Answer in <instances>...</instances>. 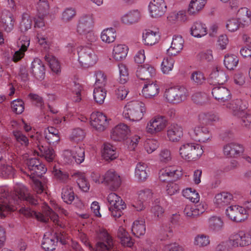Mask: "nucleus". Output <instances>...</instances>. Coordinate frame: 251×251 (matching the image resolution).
Here are the masks:
<instances>
[{"instance_id":"53","label":"nucleus","mask_w":251,"mask_h":251,"mask_svg":"<svg viewBox=\"0 0 251 251\" xmlns=\"http://www.w3.org/2000/svg\"><path fill=\"white\" fill-rule=\"evenodd\" d=\"M74 176L77 178L76 182L79 188L84 192L88 191L90 185L84 174L81 173H76L74 174Z\"/></svg>"},{"instance_id":"32","label":"nucleus","mask_w":251,"mask_h":251,"mask_svg":"<svg viewBox=\"0 0 251 251\" xmlns=\"http://www.w3.org/2000/svg\"><path fill=\"white\" fill-rule=\"evenodd\" d=\"M184 41L180 36H175L173 37L171 46L167 50V53L169 55H176L179 53L183 49Z\"/></svg>"},{"instance_id":"5","label":"nucleus","mask_w":251,"mask_h":251,"mask_svg":"<svg viewBox=\"0 0 251 251\" xmlns=\"http://www.w3.org/2000/svg\"><path fill=\"white\" fill-rule=\"evenodd\" d=\"M179 151L181 157L189 161L196 160L203 152L201 146L194 143H187L182 145Z\"/></svg>"},{"instance_id":"20","label":"nucleus","mask_w":251,"mask_h":251,"mask_svg":"<svg viewBox=\"0 0 251 251\" xmlns=\"http://www.w3.org/2000/svg\"><path fill=\"white\" fill-rule=\"evenodd\" d=\"M248 103L246 101H243L241 99H235L231 100L226 104H223L226 108L229 109L232 114L237 117L244 110L247 108Z\"/></svg>"},{"instance_id":"48","label":"nucleus","mask_w":251,"mask_h":251,"mask_svg":"<svg viewBox=\"0 0 251 251\" xmlns=\"http://www.w3.org/2000/svg\"><path fill=\"white\" fill-rule=\"evenodd\" d=\"M76 15V11L75 8L69 7L65 8L62 11L61 20L64 23H68L72 21Z\"/></svg>"},{"instance_id":"33","label":"nucleus","mask_w":251,"mask_h":251,"mask_svg":"<svg viewBox=\"0 0 251 251\" xmlns=\"http://www.w3.org/2000/svg\"><path fill=\"white\" fill-rule=\"evenodd\" d=\"M143 96L147 99H151L159 93V86L155 82L145 84L142 91Z\"/></svg>"},{"instance_id":"56","label":"nucleus","mask_w":251,"mask_h":251,"mask_svg":"<svg viewBox=\"0 0 251 251\" xmlns=\"http://www.w3.org/2000/svg\"><path fill=\"white\" fill-rule=\"evenodd\" d=\"M32 19L29 15L27 13H23L20 25L21 31L25 32L30 29L32 25Z\"/></svg>"},{"instance_id":"25","label":"nucleus","mask_w":251,"mask_h":251,"mask_svg":"<svg viewBox=\"0 0 251 251\" xmlns=\"http://www.w3.org/2000/svg\"><path fill=\"white\" fill-rule=\"evenodd\" d=\"M167 134L170 141L178 142L183 136V128L178 124H172L168 126Z\"/></svg>"},{"instance_id":"17","label":"nucleus","mask_w":251,"mask_h":251,"mask_svg":"<svg viewBox=\"0 0 251 251\" xmlns=\"http://www.w3.org/2000/svg\"><path fill=\"white\" fill-rule=\"evenodd\" d=\"M189 133L192 139L199 142H206L212 137L209 129L205 126H195Z\"/></svg>"},{"instance_id":"45","label":"nucleus","mask_w":251,"mask_h":251,"mask_svg":"<svg viewBox=\"0 0 251 251\" xmlns=\"http://www.w3.org/2000/svg\"><path fill=\"white\" fill-rule=\"evenodd\" d=\"M17 144H19L24 148H27L29 144L28 138L19 130H14L12 132Z\"/></svg>"},{"instance_id":"18","label":"nucleus","mask_w":251,"mask_h":251,"mask_svg":"<svg viewBox=\"0 0 251 251\" xmlns=\"http://www.w3.org/2000/svg\"><path fill=\"white\" fill-rule=\"evenodd\" d=\"M150 15L152 18H159L163 16L167 10L164 0H152L149 5Z\"/></svg>"},{"instance_id":"26","label":"nucleus","mask_w":251,"mask_h":251,"mask_svg":"<svg viewBox=\"0 0 251 251\" xmlns=\"http://www.w3.org/2000/svg\"><path fill=\"white\" fill-rule=\"evenodd\" d=\"M205 209V206L201 203L197 205H187L183 212L186 217L193 219L202 214Z\"/></svg>"},{"instance_id":"28","label":"nucleus","mask_w":251,"mask_h":251,"mask_svg":"<svg viewBox=\"0 0 251 251\" xmlns=\"http://www.w3.org/2000/svg\"><path fill=\"white\" fill-rule=\"evenodd\" d=\"M56 245L55 235L50 232H46L41 243L42 249L45 251H53L55 249Z\"/></svg>"},{"instance_id":"4","label":"nucleus","mask_w":251,"mask_h":251,"mask_svg":"<svg viewBox=\"0 0 251 251\" xmlns=\"http://www.w3.org/2000/svg\"><path fill=\"white\" fill-rule=\"evenodd\" d=\"M146 112L145 104L141 101H133L128 102L124 107L123 116L132 121L141 120Z\"/></svg>"},{"instance_id":"35","label":"nucleus","mask_w":251,"mask_h":251,"mask_svg":"<svg viewBox=\"0 0 251 251\" xmlns=\"http://www.w3.org/2000/svg\"><path fill=\"white\" fill-rule=\"evenodd\" d=\"M128 50V48L125 45L119 44L115 46L113 49V57L116 61H122L126 58Z\"/></svg>"},{"instance_id":"62","label":"nucleus","mask_w":251,"mask_h":251,"mask_svg":"<svg viewBox=\"0 0 251 251\" xmlns=\"http://www.w3.org/2000/svg\"><path fill=\"white\" fill-rule=\"evenodd\" d=\"M160 234L161 240H167L173 236V230L170 226L168 225H163L160 228Z\"/></svg>"},{"instance_id":"31","label":"nucleus","mask_w":251,"mask_h":251,"mask_svg":"<svg viewBox=\"0 0 251 251\" xmlns=\"http://www.w3.org/2000/svg\"><path fill=\"white\" fill-rule=\"evenodd\" d=\"M141 18V13L138 10L128 11L121 17V21L126 25H132L137 23Z\"/></svg>"},{"instance_id":"27","label":"nucleus","mask_w":251,"mask_h":251,"mask_svg":"<svg viewBox=\"0 0 251 251\" xmlns=\"http://www.w3.org/2000/svg\"><path fill=\"white\" fill-rule=\"evenodd\" d=\"M155 74V69L149 64L138 66L136 71L137 76L141 80H147L152 77Z\"/></svg>"},{"instance_id":"55","label":"nucleus","mask_w":251,"mask_h":251,"mask_svg":"<svg viewBox=\"0 0 251 251\" xmlns=\"http://www.w3.org/2000/svg\"><path fill=\"white\" fill-rule=\"evenodd\" d=\"M85 137V133L80 128L74 129L72 131L69 138L71 141L78 143L83 140Z\"/></svg>"},{"instance_id":"29","label":"nucleus","mask_w":251,"mask_h":251,"mask_svg":"<svg viewBox=\"0 0 251 251\" xmlns=\"http://www.w3.org/2000/svg\"><path fill=\"white\" fill-rule=\"evenodd\" d=\"M0 22L5 31L10 32L14 27L15 20L13 14L8 11H3L2 13Z\"/></svg>"},{"instance_id":"24","label":"nucleus","mask_w":251,"mask_h":251,"mask_svg":"<svg viewBox=\"0 0 251 251\" xmlns=\"http://www.w3.org/2000/svg\"><path fill=\"white\" fill-rule=\"evenodd\" d=\"M29 71L37 79H42L44 77L45 69L42 61L38 58L34 59Z\"/></svg>"},{"instance_id":"2","label":"nucleus","mask_w":251,"mask_h":251,"mask_svg":"<svg viewBox=\"0 0 251 251\" xmlns=\"http://www.w3.org/2000/svg\"><path fill=\"white\" fill-rule=\"evenodd\" d=\"M79 238L91 251H115V243L112 237L104 229H100L98 233L99 241L96 244V249L94 248L88 240L87 236L83 233L79 235Z\"/></svg>"},{"instance_id":"7","label":"nucleus","mask_w":251,"mask_h":251,"mask_svg":"<svg viewBox=\"0 0 251 251\" xmlns=\"http://www.w3.org/2000/svg\"><path fill=\"white\" fill-rule=\"evenodd\" d=\"M109 203V210L111 216L115 219L119 218L123 214L122 210L126 207V205L120 197L114 193L109 194L107 197Z\"/></svg>"},{"instance_id":"36","label":"nucleus","mask_w":251,"mask_h":251,"mask_svg":"<svg viewBox=\"0 0 251 251\" xmlns=\"http://www.w3.org/2000/svg\"><path fill=\"white\" fill-rule=\"evenodd\" d=\"M233 199L232 195L228 192H222L217 194L214 198V203L219 207L229 204Z\"/></svg>"},{"instance_id":"46","label":"nucleus","mask_w":251,"mask_h":251,"mask_svg":"<svg viewBox=\"0 0 251 251\" xmlns=\"http://www.w3.org/2000/svg\"><path fill=\"white\" fill-rule=\"evenodd\" d=\"M199 120L203 124L211 125L219 121L218 116L212 113H202L199 115Z\"/></svg>"},{"instance_id":"43","label":"nucleus","mask_w":251,"mask_h":251,"mask_svg":"<svg viewBox=\"0 0 251 251\" xmlns=\"http://www.w3.org/2000/svg\"><path fill=\"white\" fill-rule=\"evenodd\" d=\"M44 59L52 72L56 74L60 72V64L54 56L50 54H47L45 56Z\"/></svg>"},{"instance_id":"47","label":"nucleus","mask_w":251,"mask_h":251,"mask_svg":"<svg viewBox=\"0 0 251 251\" xmlns=\"http://www.w3.org/2000/svg\"><path fill=\"white\" fill-rule=\"evenodd\" d=\"M61 197L65 202L71 204L75 199V195L72 187L64 186L62 190Z\"/></svg>"},{"instance_id":"42","label":"nucleus","mask_w":251,"mask_h":251,"mask_svg":"<svg viewBox=\"0 0 251 251\" xmlns=\"http://www.w3.org/2000/svg\"><path fill=\"white\" fill-rule=\"evenodd\" d=\"M116 37V30L114 28H107L102 30L100 35L101 40L106 43L113 42Z\"/></svg>"},{"instance_id":"37","label":"nucleus","mask_w":251,"mask_h":251,"mask_svg":"<svg viewBox=\"0 0 251 251\" xmlns=\"http://www.w3.org/2000/svg\"><path fill=\"white\" fill-rule=\"evenodd\" d=\"M238 20L243 25H248L251 22V14L250 10L246 7L240 8L237 13Z\"/></svg>"},{"instance_id":"40","label":"nucleus","mask_w":251,"mask_h":251,"mask_svg":"<svg viewBox=\"0 0 251 251\" xmlns=\"http://www.w3.org/2000/svg\"><path fill=\"white\" fill-rule=\"evenodd\" d=\"M148 166L144 163H138L135 169V176L140 181H145L148 177Z\"/></svg>"},{"instance_id":"1","label":"nucleus","mask_w":251,"mask_h":251,"mask_svg":"<svg viewBox=\"0 0 251 251\" xmlns=\"http://www.w3.org/2000/svg\"><path fill=\"white\" fill-rule=\"evenodd\" d=\"M21 200H25L34 205L38 204L39 201L36 197L31 195L23 184H16L12 194H10V190L7 187H0V218L5 217L7 212L14 211L16 209L15 205L19 204Z\"/></svg>"},{"instance_id":"38","label":"nucleus","mask_w":251,"mask_h":251,"mask_svg":"<svg viewBox=\"0 0 251 251\" xmlns=\"http://www.w3.org/2000/svg\"><path fill=\"white\" fill-rule=\"evenodd\" d=\"M158 32L151 30H147L143 34V40L144 44L147 45L152 46L158 42L159 39Z\"/></svg>"},{"instance_id":"59","label":"nucleus","mask_w":251,"mask_h":251,"mask_svg":"<svg viewBox=\"0 0 251 251\" xmlns=\"http://www.w3.org/2000/svg\"><path fill=\"white\" fill-rule=\"evenodd\" d=\"M15 170L12 166L8 165L0 166V175L5 178H11L14 176Z\"/></svg>"},{"instance_id":"10","label":"nucleus","mask_w":251,"mask_h":251,"mask_svg":"<svg viewBox=\"0 0 251 251\" xmlns=\"http://www.w3.org/2000/svg\"><path fill=\"white\" fill-rule=\"evenodd\" d=\"M26 164L27 172L25 173L30 178L40 177L47 171V168L45 165L37 158H31L28 159Z\"/></svg>"},{"instance_id":"12","label":"nucleus","mask_w":251,"mask_h":251,"mask_svg":"<svg viewBox=\"0 0 251 251\" xmlns=\"http://www.w3.org/2000/svg\"><path fill=\"white\" fill-rule=\"evenodd\" d=\"M228 243L233 248L248 246L251 244V235L244 231H239L230 236Z\"/></svg>"},{"instance_id":"54","label":"nucleus","mask_w":251,"mask_h":251,"mask_svg":"<svg viewBox=\"0 0 251 251\" xmlns=\"http://www.w3.org/2000/svg\"><path fill=\"white\" fill-rule=\"evenodd\" d=\"M210 243L209 236L204 234L197 235L194 240V245L200 248L206 247L209 245Z\"/></svg>"},{"instance_id":"9","label":"nucleus","mask_w":251,"mask_h":251,"mask_svg":"<svg viewBox=\"0 0 251 251\" xmlns=\"http://www.w3.org/2000/svg\"><path fill=\"white\" fill-rule=\"evenodd\" d=\"M78 61L84 68L93 66L97 61L98 58L94 51L90 48L85 47L78 50Z\"/></svg>"},{"instance_id":"41","label":"nucleus","mask_w":251,"mask_h":251,"mask_svg":"<svg viewBox=\"0 0 251 251\" xmlns=\"http://www.w3.org/2000/svg\"><path fill=\"white\" fill-rule=\"evenodd\" d=\"M132 232L136 237L143 235L146 232L145 222L144 220H135L132 225Z\"/></svg>"},{"instance_id":"50","label":"nucleus","mask_w":251,"mask_h":251,"mask_svg":"<svg viewBox=\"0 0 251 251\" xmlns=\"http://www.w3.org/2000/svg\"><path fill=\"white\" fill-rule=\"evenodd\" d=\"M239 59L234 54H226L224 60L226 67L228 70H233L238 65Z\"/></svg>"},{"instance_id":"14","label":"nucleus","mask_w":251,"mask_h":251,"mask_svg":"<svg viewBox=\"0 0 251 251\" xmlns=\"http://www.w3.org/2000/svg\"><path fill=\"white\" fill-rule=\"evenodd\" d=\"M226 214L231 220L241 222L247 219L249 213L245 208L239 205H231L226 209Z\"/></svg>"},{"instance_id":"21","label":"nucleus","mask_w":251,"mask_h":251,"mask_svg":"<svg viewBox=\"0 0 251 251\" xmlns=\"http://www.w3.org/2000/svg\"><path fill=\"white\" fill-rule=\"evenodd\" d=\"M130 132L128 126L124 124H120L114 127L111 134V138L115 141H121L126 140Z\"/></svg>"},{"instance_id":"52","label":"nucleus","mask_w":251,"mask_h":251,"mask_svg":"<svg viewBox=\"0 0 251 251\" xmlns=\"http://www.w3.org/2000/svg\"><path fill=\"white\" fill-rule=\"evenodd\" d=\"M241 119L240 123L242 126L250 128L251 126V111L244 110L237 117Z\"/></svg>"},{"instance_id":"34","label":"nucleus","mask_w":251,"mask_h":251,"mask_svg":"<svg viewBox=\"0 0 251 251\" xmlns=\"http://www.w3.org/2000/svg\"><path fill=\"white\" fill-rule=\"evenodd\" d=\"M207 226L211 231L217 232L223 229L224 222L220 216L213 215L208 219Z\"/></svg>"},{"instance_id":"6","label":"nucleus","mask_w":251,"mask_h":251,"mask_svg":"<svg viewBox=\"0 0 251 251\" xmlns=\"http://www.w3.org/2000/svg\"><path fill=\"white\" fill-rule=\"evenodd\" d=\"M164 96L169 102L179 103L186 99L188 91L185 87L177 85L166 89Z\"/></svg>"},{"instance_id":"8","label":"nucleus","mask_w":251,"mask_h":251,"mask_svg":"<svg viewBox=\"0 0 251 251\" xmlns=\"http://www.w3.org/2000/svg\"><path fill=\"white\" fill-rule=\"evenodd\" d=\"M31 138L35 141L38 149V155L44 157L47 161L52 162L55 156L54 151L52 149L44 145L43 136L37 133L36 135L31 136Z\"/></svg>"},{"instance_id":"49","label":"nucleus","mask_w":251,"mask_h":251,"mask_svg":"<svg viewBox=\"0 0 251 251\" xmlns=\"http://www.w3.org/2000/svg\"><path fill=\"white\" fill-rule=\"evenodd\" d=\"M72 151L74 158H75V162L76 164H80L84 161L85 150L83 147L79 146H75Z\"/></svg>"},{"instance_id":"30","label":"nucleus","mask_w":251,"mask_h":251,"mask_svg":"<svg viewBox=\"0 0 251 251\" xmlns=\"http://www.w3.org/2000/svg\"><path fill=\"white\" fill-rule=\"evenodd\" d=\"M207 33V29L205 24L199 21L193 23L190 28L192 36L196 38H201Z\"/></svg>"},{"instance_id":"16","label":"nucleus","mask_w":251,"mask_h":251,"mask_svg":"<svg viewBox=\"0 0 251 251\" xmlns=\"http://www.w3.org/2000/svg\"><path fill=\"white\" fill-rule=\"evenodd\" d=\"M90 124L96 130L102 131L108 126V119L102 113L94 112L91 114Z\"/></svg>"},{"instance_id":"39","label":"nucleus","mask_w":251,"mask_h":251,"mask_svg":"<svg viewBox=\"0 0 251 251\" xmlns=\"http://www.w3.org/2000/svg\"><path fill=\"white\" fill-rule=\"evenodd\" d=\"M102 155L103 158L107 161L115 159L118 156L116 148L109 143L104 144Z\"/></svg>"},{"instance_id":"44","label":"nucleus","mask_w":251,"mask_h":251,"mask_svg":"<svg viewBox=\"0 0 251 251\" xmlns=\"http://www.w3.org/2000/svg\"><path fill=\"white\" fill-rule=\"evenodd\" d=\"M206 0H191L188 11L190 14L194 15L198 13L204 6Z\"/></svg>"},{"instance_id":"22","label":"nucleus","mask_w":251,"mask_h":251,"mask_svg":"<svg viewBox=\"0 0 251 251\" xmlns=\"http://www.w3.org/2000/svg\"><path fill=\"white\" fill-rule=\"evenodd\" d=\"M182 176L180 171L175 170L171 167H166L161 169L159 172V178L162 181L169 180H177Z\"/></svg>"},{"instance_id":"3","label":"nucleus","mask_w":251,"mask_h":251,"mask_svg":"<svg viewBox=\"0 0 251 251\" xmlns=\"http://www.w3.org/2000/svg\"><path fill=\"white\" fill-rule=\"evenodd\" d=\"M20 212L28 217L34 216L38 220L44 223H48L50 218L57 226L61 228H64L66 227L65 224L58 220V215L48 206L45 207L44 212L46 216L40 213H37L34 210L25 207H22L20 209Z\"/></svg>"},{"instance_id":"60","label":"nucleus","mask_w":251,"mask_h":251,"mask_svg":"<svg viewBox=\"0 0 251 251\" xmlns=\"http://www.w3.org/2000/svg\"><path fill=\"white\" fill-rule=\"evenodd\" d=\"M81 35L83 39L89 43H94L98 39V36L93 30V28L85 31L83 33L78 34Z\"/></svg>"},{"instance_id":"61","label":"nucleus","mask_w":251,"mask_h":251,"mask_svg":"<svg viewBox=\"0 0 251 251\" xmlns=\"http://www.w3.org/2000/svg\"><path fill=\"white\" fill-rule=\"evenodd\" d=\"M191 80L197 84H201L205 80V77L203 73L199 71H194L190 76Z\"/></svg>"},{"instance_id":"19","label":"nucleus","mask_w":251,"mask_h":251,"mask_svg":"<svg viewBox=\"0 0 251 251\" xmlns=\"http://www.w3.org/2000/svg\"><path fill=\"white\" fill-rule=\"evenodd\" d=\"M213 97L220 103H225L231 98L230 91L222 85L214 87L212 90Z\"/></svg>"},{"instance_id":"64","label":"nucleus","mask_w":251,"mask_h":251,"mask_svg":"<svg viewBox=\"0 0 251 251\" xmlns=\"http://www.w3.org/2000/svg\"><path fill=\"white\" fill-rule=\"evenodd\" d=\"M158 146V142L154 139H147L145 144V149L148 153H152L157 149Z\"/></svg>"},{"instance_id":"15","label":"nucleus","mask_w":251,"mask_h":251,"mask_svg":"<svg viewBox=\"0 0 251 251\" xmlns=\"http://www.w3.org/2000/svg\"><path fill=\"white\" fill-rule=\"evenodd\" d=\"M101 182L106 184L111 189L116 190L120 186L122 180L119 174L114 170L110 169L102 176Z\"/></svg>"},{"instance_id":"51","label":"nucleus","mask_w":251,"mask_h":251,"mask_svg":"<svg viewBox=\"0 0 251 251\" xmlns=\"http://www.w3.org/2000/svg\"><path fill=\"white\" fill-rule=\"evenodd\" d=\"M106 95V91L103 87L95 86L93 92V97L96 102L100 104L104 102Z\"/></svg>"},{"instance_id":"11","label":"nucleus","mask_w":251,"mask_h":251,"mask_svg":"<svg viewBox=\"0 0 251 251\" xmlns=\"http://www.w3.org/2000/svg\"><path fill=\"white\" fill-rule=\"evenodd\" d=\"M167 125V121L165 117L161 115H157L152 118L148 122L146 130L148 133L155 134L164 130Z\"/></svg>"},{"instance_id":"23","label":"nucleus","mask_w":251,"mask_h":251,"mask_svg":"<svg viewBox=\"0 0 251 251\" xmlns=\"http://www.w3.org/2000/svg\"><path fill=\"white\" fill-rule=\"evenodd\" d=\"M243 146L238 143L231 142L227 143L223 147L224 155L228 157H235L243 151Z\"/></svg>"},{"instance_id":"57","label":"nucleus","mask_w":251,"mask_h":251,"mask_svg":"<svg viewBox=\"0 0 251 251\" xmlns=\"http://www.w3.org/2000/svg\"><path fill=\"white\" fill-rule=\"evenodd\" d=\"M49 4L46 0H39L37 4V13L42 16H45L49 13Z\"/></svg>"},{"instance_id":"63","label":"nucleus","mask_w":251,"mask_h":251,"mask_svg":"<svg viewBox=\"0 0 251 251\" xmlns=\"http://www.w3.org/2000/svg\"><path fill=\"white\" fill-rule=\"evenodd\" d=\"M170 20H176L181 22H185L187 20L186 12L184 10H180L178 12H173L168 17Z\"/></svg>"},{"instance_id":"58","label":"nucleus","mask_w":251,"mask_h":251,"mask_svg":"<svg viewBox=\"0 0 251 251\" xmlns=\"http://www.w3.org/2000/svg\"><path fill=\"white\" fill-rule=\"evenodd\" d=\"M175 61L171 57L165 58L161 64V70L164 74H168L173 68Z\"/></svg>"},{"instance_id":"13","label":"nucleus","mask_w":251,"mask_h":251,"mask_svg":"<svg viewBox=\"0 0 251 251\" xmlns=\"http://www.w3.org/2000/svg\"><path fill=\"white\" fill-rule=\"evenodd\" d=\"M95 25V18L91 13H83L78 18L76 31L78 34L93 28Z\"/></svg>"}]
</instances>
